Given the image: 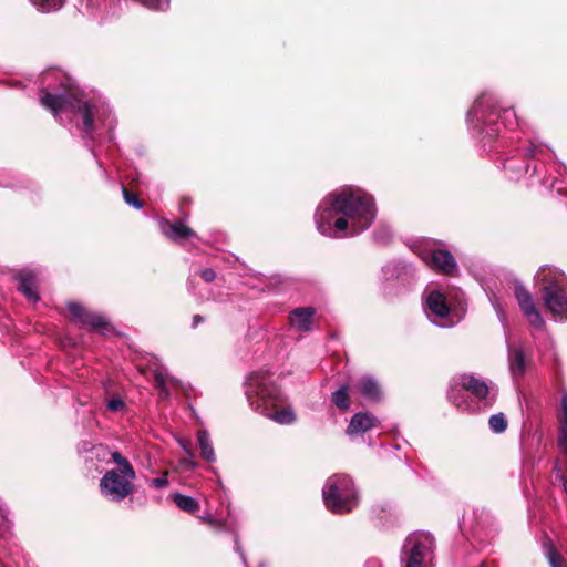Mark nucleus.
I'll list each match as a JSON object with an SVG mask.
<instances>
[{"label": "nucleus", "instance_id": "nucleus-31", "mask_svg": "<svg viewBox=\"0 0 567 567\" xmlns=\"http://www.w3.org/2000/svg\"><path fill=\"white\" fill-rule=\"evenodd\" d=\"M547 558L550 567H564L563 558L554 550V548H549L547 550Z\"/></svg>", "mask_w": 567, "mask_h": 567}, {"label": "nucleus", "instance_id": "nucleus-2", "mask_svg": "<svg viewBox=\"0 0 567 567\" xmlns=\"http://www.w3.org/2000/svg\"><path fill=\"white\" fill-rule=\"evenodd\" d=\"M40 103L55 117L63 113L80 116L83 137H91L99 124L110 128L113 126L111 112L104 106L93 105L83 94L55 95L43 89L40 92Z\"/></svg>", "mask_w": 567, "mask_h": 567}, {"label": "nucleus", "instance_id": "nucleus-23", "mask_svg": "<svg viewBox=\"0 0 567 567\" xmlns=\"http://www.w3.org/2000/svg\"><path fill=\"white\" fill-rule=\"evenodd\" d=\"M561 410L559 445L567 451V394L561 399Z\"/></svg>", "mask_w": 567, "mask_h": 567}, {"label": "nucleus", "instance_id": "nucleus-40", "mask_svg": "<svg viewBox=\"0 0 567 567\" xmlns=\"http://www.w3.org/2000/svg\"><path fill=\"white\" fill-rule=\"evenodd\" d=\"M369 564L373 565L374 567H379V563L378 561H370Z\"/></svg>", "mask_w": 567, "mask_h": 567}, {"label": "nucleus", "instance_id": "nucleus-17", "mask_svg": "<svg viewBox=\"0 0 567 567\" xmlns=\"http://www.w3.org/2000/svg\"><path fill=\"white\" fill-rule=\"evenodd\" d=\"M37 275L31 270H24L19 275V291H21L30 301L37 302L39 296L37 292Z\"/></svg>", "mask_w": 567, "mask_h": 567}, {"label": "nucleus", "instance_id": "nucleus-33", "mask_svg": "<svg viewBox=\"0 0 567 567\" xmlns=\"http://www.w3.org/2000/svg\"><path fill=\"white\" fill-rule=\"evenodd\" d=\"M543 152H544V147L542 145L532 143L530 147H528V150H527V156L537 157Z\"/></svg>", "mask_w": 567, "mask_h": 567}, {"label": "nucleus", "instance_id": "nucleus-18", "mask_svg": "<svg viewBox=\"0 0 567 567\" xmlns=\"http://www.w3.org/2000/svg\"><path fill=\"white\" fill-rule=\"evenodd\" d=\"M162 233L172 240H181L186 237H194L195 233L182 221L168 223L163 221L161 225Z\"/></svg>", "mask_w": 567, "mask_h": 567}, {"label": "nucleus", "instance_id": "nucleus-38", "mask_svg": "<svg viewBox=\"0 0 567 567\" xmlns=\"http://www.w3.org/2000/svg\"><path fill=\"white\" fill-rule=\"evenodd\" d=\"M203 520L207 522L208 524H214V519L209 518V517H203L202 518Z\"/></svg>", "mask_w": 567, "mask_h": 567}, {"label": "nucleus", "instance_id": "nucleus-20", "mask_svg": "<svg viewBox=\"0 0 567 567\" xmlns=\"http://www.w3.org/2000/svg\"><path fill=\"white\" fill-rule=\"evenodd\" d=\"M508 361L512 374L515 378L522 377L525 371V359L522 349H509Z\"/></svg>", "mask_w": 567, "mask_h": 567}, {"label": "nucleus", "instance_id": "nucleus-6", "mask_svg": "<svg viewBox=\"0 0 567 567\" xmlns=\"http://www.w3.org/2000/svg\"><path fill=\"white\" fill-rule=\"evenodd\" d=\"M326 507L334 514L351 512L358 505V494L352 480L342 474L329 477L322 489Z\"/></svg>", "mask_w": 567, "mask_h": 567}, {"label": "nucleus", "instance_id": "nucleus-26", "mask_svg": "<svg viewBox=\"0 0 567 567\" xmlns=\"http://www.w3.org/2000/svg\"><path fill=\"white\" fill-rule=\"evenodd\" d=\"M488 424L493 432L503 433L507 427V420L503 413H497L489 417Z\"/></svg>", "mask_w": 567, "mask_h": 567}, {"label": "nucleus", "instance_id": "nucleus-9", "mask_svg": "<svg viewBox=\"0 0 567 567\" xmlns=\"http://www.w3.org/2000/svg\"><path fill=\"white\" fill-rule=\"evenodd\" d=\"M514 293L519 305L520 310L527 318L528 322L536 329H542L545 321L535 305L534 298L530 292L523 287L520 284H516L514 287Z\"/></svg>", "mask_w": 567, "mask_h": 567}, {"label": "nucleus", "instance_id": "nucleus-15", "mask_svg": "<svg viewBox=\"0 0 567 567\" xmlns=\"http://www.w3.org/2000/svg\"><path fill=\"white\" fill-rule=\"evenodd\" d=\"M316 309L312 307L297 308L291 311L289 320L291 327L299 332H307L312 329Z\"/></svg>", "mask_w": 567, "mask_h": 567}, {"label": "nucleus", "instance_id": "nucleus-22", "mask_svg": "<svg viewBox=\"0 0 567 567\" xmlns=\"http://www.w3.org/2000/svg\"><path fill=\"white\" fill-rule=\"evenodd\" d=\"M172 497L177 507L184 512L195 513L199 508L198 502L190 496L176 493Z\"/></svg>", "mask_w": 567, "mask_h": 567}, {"label": "nucleus", "instance_id": "nucleus-16", "mask_svg": "<svg viewBox=\"0 0 567 567\" xmlns=\"http://www.w3.org/2000/svg\"><path fill=\"white\" fill-rule=\"evenodd\" d=\"M377 419L370 413H355L347 429V434L364 433L377 425Z\"/></svg>", "mask_w": 567, "mask_h": 567}, {"label": "nucleus", "instance_id": "nucleus-13", "mask_svg": "<svg viewBox=\"0 0 567 567\" xmlns=\"http://www.w3.org/2000/svg\"><path fill=\"white\" fill-rule=\"evenodd\" d=\"M423 260L426 265L435 268L446 275H452L456 271L457 265L454 257L443 249L433 250L431 254H425Z\"/></svg>", "mask_w": 567, "mask_h": 567}, {"label": "nucleus", "instance_id": "nucleus-24", "mask_svg": "<svg viewBox=\"0 0 567 567\" xmlns=\"http://www.w3.org/2000/svg\"><path fill=\"white\" fill-rule=\"evenodd\" d=\"M41 12H52L62 8L65 0H30Z\"/></svg>", "mask_w": 567, "mask_h": 567}, {"label": "nucleus", "instance_id": "nucleus-37", "mask_svg": "<svg viewBox=\"0 0 567 567\" xmlns=\"http://www.w3.org/2000/svg\"><path fill=\"white\" fill-rule=\"evenodd\" d=\"M498 132V128H486V136H494Z\"/></svg>", "mask_w": 567, "mask_h": 567}, {"label": "nucleus", "instance_id": "nucleus-8", "mask_svg": "<svg viewBox=\"0 0 567 567\" xmlns=\"http://www.w3.org/2000/svg\"><path fill=\"white\" fill-rule=\"evenodd\" d=\"M68 309L72 319L81 323L83 327L97 331L102 334H107L112 331L111 324L102 315L90 312L76 302H69Z\"/></svg>", "mask_w": 567, "mask_h": 567}, {"label": "nucleus", "instance_id": "nucleus-11", "mask_svg": "<svg viewBox=\"0 0 567 567\" xmlns=\"http://www.w3.org/2000/svg\"><path fill=\"white\" fill-rule=\"evenodd\" d=\"M425 312L427 318L441 327L449 326L444 320L450 313L445 297L440 291H431L425 300Z\"/></svg>", "mask_w": 567, "mask_h": 567}, {"label": "nucleus", "instance_id": "nucleus-3", "mask_svg": "<svg viewBox=\"0 0 567 567\" xmlns=\"http://www.w3.org/2000/svg\"><path fill=\"white\" fill-rule=\"evenodd\" d=\"M246 395L251 409L269 420L281 425H290L296 422L297 416L291 406L280 408L282 396L268 373H251L246 381Z\"/></svg>", "mask_w": 567, "mask_h": 567}, {"label": "nucleus", "instance_id": "nucleus-39", "mask_svg": "<svg viewBox=\"0 0 567 567\" xmlns=\"http://www.w3.org/2000/svg\"><path fill=\"white\" fill-rule=\"evenodd\" d=\"M183 447L189 456H193L192 452L187 449V445H183Z\"/></svg>", "mask_w": 567, "mask_h": 567}, {"label": "nucleus", "instance_id": "nucleus-7", "mask_svg": "<svg viewBox=\"0 0 567 567\" xmlns=\"http://www.w3.org/2000/svg\"><path fill=\"white\" fill-rule=\"evenodd\" d=\"M434 538L429 533L415 532L408 536L402 549L405 567H429L433 559Z\"/></svg>", "mask_w": 567, "mask_h": 567}, {"label": "nucleus", "instance_id": "nucleus-35", "mask_svg": "<svg viewBox=\"0 0 567 567\" xmlns=\"http://www.w3.org/2000/svg\"><path fill=\"white\" fill-rule=\"evenodd\" d=\"M455 391H456V390H455L454 388H452V390H451V392H450V394H449L450 400H451V401H452L456 406H458V408H463V409H466V408H467V405H464V406H463V402H462V401H458V398H457V395L455 394Z\"/></svg>", "mask_w": 567, "mask_h": 567}, {"label": "nucleus", "instance_id": "nucleus-29", "mask_svg": "<svg viewBox=\"0 0 567 567\" xmlns=\"http://www.w3.org/2000/svg\"><path fill=\"white\" fill-rule=\"evenodd\" d=\"M148 9L166 10L169 7V0H141Z\"/></svg>", "mask_w": 567, "mask_h": 567}, {"label": "nucleus", "instance_id": "nucleus-1", "mask_svg": "<svg viewBox=\"0 0 567 567\" xmlns=\"http://www.w3.org/2000/svg\"><path fill=\"white\" fill-rule=\"evenodd\" d=\"M375 217L373 198L361 189L347 188L328 195L315 215L320 234L341 238L370 227Z\"/></svg>", "mask_w": 567, "mask_h": 567}, {"label": "nucleus", "instance_id": "nucleus-5", "mask_svg": "<svg viewBox=\"0 0 567 567\" xmlns=\"http://www.w3.org/2000/svg\"><path fill=\"white\" fill-rule=\"evenodd\" d=\"M117 468L109 470L100 481L101 493L113 502H121L134 492L135 471L120 452L112 453Z\"/></svg>", "mask_w": 567, "mask_h": 567}, {"label": "nucleus", "instance_id": "nucleus-30", "mask_svg": "<svg viewBox=\"0 0 567 567\" xmlns=\"http://www.w3.org/2000/svg\"><path fill=\"white\" fill-rule=\"evenodd\" d=\"M124 406H125V403H124L123 399L120 396L111 398L106 402V408L111 412H120L124 409Z\"/></svg>", "mask_w": 567, "mask_h": 567}, {"label": "nucleus", "instance_id": "nucleus-10", "mask_svg": "<svg viewBox=\"0 0 567 567\" xmlns=\"http://www.w3.org/2000/svg\"><path fill=\"white\" fill-rule=\"evenodd\" d=\"M494 109V97L489 94H483L475 101L467 118L471 122H476V126L481 124L494 125L495 118L498 117Z\"/></svg>", "mask_w": 567, "mask_h": 567}, {"label": "nucleus", "instance_id": "nucleus-25", "mask_svg": "<svg viewBox=\"0 0 567 567\" xmlns=\"http://www.w3.org/2000/svg\"><path fill=\"white\" fill-rule=\"evenodd\" d=\"M332 401L341 410H347L349 408L348 388L341 386L340 389L334 391L332 393Z\"/></svg>", "mask_w": 567, "mask_h": 567}, {"label": "nucleus", "instance_id": "nucleus-21", "mask_svg": "<svg viewBox=\"0 0 567 567\" xmlns=\"http://www.w3.org/2000/svg\"><path fill=\"white\" fill-rule=\"evenodd\" d=\"M198 444L202 456L208 461H215V451L209 439V434L206 430H199L197 433Z\"/></svg>", "mask_w": 567, "mask_h": 567}, {"label": "nucleus", "instance_id": "nucleus-36", "mask_svg": "<svg viewBox=\"0 0 567 567\" xmlns=\"http://www.w3.org/2000/svg\"><path fill=\"white\" fill-rule=\"evenodd\" d=\"M202 321H203L202 316H199V315H195V316L193 317V328L197 327V326L199 324V322H202Z\"/></svg>", "mask_w": 567, "mask_h": 567}, {"label": "nucleus", "instance_id": "nucleus-28", "mask_svg": "<svg viewBox=\"0 0 567 567\" xmlns=\"http://www.w3.org/2000/svg\"><path fill=\"white\" fill-rule=\"evenodd\" d=\"M122 190H123V197L130 206H133L134 208H137V209L143 207L142 200H140L135 194L128 192L124 186L122 187Z\"/></svg>", "mask_w": 567, "mask_h": 567}, {"label": "nucleus", "instance_id": "nucleus-12", "mask_svg": "<svg viewBox=\"0 0 567 567\" xmlns=\"http://www.w3.org/2000/svg\"><path fill=\"white\" fill-rule=\"evenodd\" d=\"M458 385L468 391L478 400H485L487 405L492 404L495 399V394L492 393L493 389L488 384L472 374H463L458 378Z\"/></svg>", "mask_w": 567, "mask_h": 567}, {"label": "nucleus", "instance_id": "nucleus-34", "mask_svg": "<svg viewBox=\"0 0 567 567\" xmlns=\"http://www.w3.org/2000/svg\"><path fill=\"white\" fill-rule=\"evenodd\" d=\"M200 276L205 281L210 282L215 279L216 274L212 268H206L202 270Z\"/></svg>", "mask_w": 567, "mask_h": 567}, {"label": "nucleus", "instance_id": "nucleus-27", "mask_svg": "<svg viewBox=\"0 0 567 567\" xmlns=\"http://www.w3.org/2000/svg\"><path fill=\"white\" fill-rule=\"evenodd\" d=\"M503 124L505 127L514 128L518 125L516 114L513 110H505L503 113Z\"/></svg>", "mask_w": 567, "mask_h": 567}, {"label": "nucleus", "instance_id": "nucleus-14", "mask_svg": "<svg viewBox=\"0 0 567 567\" xmlns=\"http://www.w3.org/2000/svg\"><path fill=\"white\" fill-rule=\"evenodd\" d=\"M153 375L161 400H167L171 395V390L182 388L186 391L182 382L171 377L162 367L154 368Z\"/></svg>", "mask_w": 567, "mask_h": 567}, {"label": "nucleus", "instance_id": "nucleus-4", "mask_svg": "<svg viewBox=\"0 0 567 567\" xmlns=\"http://www.w3.org/2000/svg\"><path fill=\"white\" fill-rule=\"evenodd\" d=\"M535 280L547 310L558 320L567 319V277L555 267L539 268Z\"/></svg>", "mask_w": 567, "mask_h": 567}, {"label": "nucleus", "instance_id": "nucleus-41", "mask_svg": "<svg viewBox=\"0 0 567 567\" xmlns=\"http://www.w3.org/2000/svg\"><path fill=\"white\" fill-rule=\"evenodd\" d=\"M237 551H239V553H240V555H241V557H243V560H245V557H244L243 553L240 551V548H239V546H238V545H237Z\"/></svg>", "mask_w": 567, "mask_h": 567}, {"label": "nucleus", "instance_id": "nucleus-19", "mask_svg": "<svg viewBox=\"0 0 567 567\" xmlns=\"http://www.w3.org/2000/svg\"><path fill=\"white\" fill-rule=\"evenodd\" d=\"M360 393L370 401H378L381 398V390L375 380L364 377L359 382Z\"/></svg>", "mask_w": 567, "mask_h": 567}, {"label": "nucleus", "instance_id": "nucleus-32", "mask_svg": "<svg viewBox=\"0 0 567 567\" xmlns=\"http://www.w3.org/2000/svg\"><path fill=\"white\" fill-rule=\"evenodd\" d=\"M168 485L167 473L163 474L161 477H156L152 480L151 486L157 489L164 488Z\"/></svg>", "mask_w": 567, "mask_h": 567}]
</instances>
